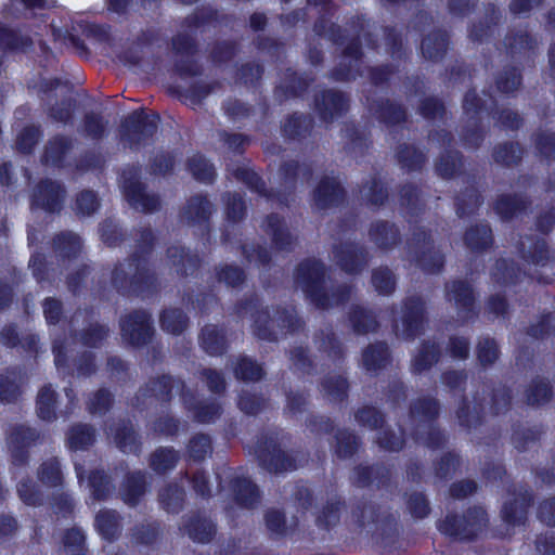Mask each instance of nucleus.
I'll return each mask as SVG.
<instances>
[{
  "instance_id": "f257e3e1",
  "label": "nucleus",
  "mask_w": 555,
  "mask_h": 555,
  "mask_svg": "<svg viewBox=\"0 0 555 555\" xmlns=\"http://www.w3.org/2000/svg\"><path fill=\"white\" fill-rule=\"evenodd\" d=\"M325 267L315 259H307L300 262L295 272V283L311 302L323 310L337 307L350 299L352 287L339 285L328 292L325 286Z\"/></svg>"
},
{
  "instance_id": "f03ea898",
  "label": "nucleus",
  "mask_w": 555,
  "mask_h": 555,
  "mask_svg": "<svg viewBox=\"0 0 555 555\" xmlns=\"http://www.w3.org/2000/svg\"><path fill=\"white\" fill-rule=\"evenodd\" d=\"M439 412L438 403L433 398L415 400L410 408V422L417 440L428 447L438 448L444 442V436L433 426Z\"/></svg>"
},
{
  "instance_id": "7ed1b4c3",
  "label": "nucleus",
  "mask_w": 555,
  "mask_h": 555,
  "mask_svg": "<svg viewBox=\"0 0 555 555\" xmlns=\"http://www.w3.org/2000/svg\"><path fill=\"white\" fill-rule=\"evenodd\" d=\"M251 317L254 319V334L260 339L275 340L283 328L287 327L295 332L302 326L293 309L281 311L275 307H267L256 310Z\"/></svg>"
},
{
  "instance_id": "20e7f679",
  "label": "nucleus",
  "mask_w": 555,
  "mask_h": 555,
  "mask_svg": "<svg viewBox=\"0 0 555 555\" xmlns=\"http://www.w3.org/2000/svg\"><path fill=\"white\" fill-rule=\"evenodd\" d=\"M281 172L284 176L283 189L276 193L268 192L261 178L248 168H237L234 171V176L237 180L245 183L250 190L266 197L278 196L279 201L284 204L286 203L284 193L294 190L297 176L301 173L302 176L310 177L311 172L308 167L300 166L297 162L285 163L281 168Z\"/></svg>"
},
{
  "instance_id": "39448f33",
  "label": "nucleus",
  "mask_w": 555,
  "mask_h": 555,
  "mask_svg": "<svg viewBox=\"0 0 555 555\" xmlns=\"http://www.w3.org/2000/svg\"><path fill=\"white\" fill-rule=\"evenodd\" d=\"M112 284L119 291L145 292L154 286L155 276L145 260L134 256L131 260L115 267L112 272Z\"/></svg>"
},
{
  "instance_id": "423d86ee",
  "label": "nucleus",
  "mask_w": 555,
  "mask_h": 555,
  "mask_svg": "<svg viewBox=\"0 0 555 555\" xmlns=\"http://www.w3.org/2000/svg\"><path fill=\"white\" fill-rule=\"evenodd\" d=\"M425 321V301L417 295L409 296L393 319V333L398 338L413 339L423 332Z\"/></svg>"
},
{
  "instance_id": "0eeeda50",
  "label": "nucleus",
  "mask_w": 555,
  "mask_h": 555,
  "mask_svg": "<svg viewBox=\"0 0 555 555\" xmlns=\"http://www.w3.org/2000/svg\"><path fill=\"white\" fill-rule=\"evenodd\" d=\"M408 260L427 272H438L444 262L443 255L436 249L429 235L424 230H417L408 242Z\"/></svg>"
},
{
  "instance_id": "6e6552de",
  "label": "nucleus",
  "mask_w": 555,
  "mask_h": 555,
  "mask_svg": "<svg viewBox=\"0 0 555 555\" xmlns=\"http://www.w3.org/2000/svg\"><path fill=\"white\" fill-rule=\"evenodd\" d=\"M158 116L133 112L121 125V141L130 149L145 145L158 129Z\"/></svg>"
},
{
  "instance_id": "1a4fd4ad",
  "label": "nucleus",
  "mask_w": 555,
  "mask_h": 555,
  "mask_svg": "<svg viewBox=\"0 0 555 555\" xmlns=\"http://www.w3.org/2000/svg\"><path fill=\"white\" fill-rule=\"evenodd\" d=\"M487 522L486 511L481 507H474L462 516H447L439 528L444 534L464 540L477 535L486 527Z\"/></svg>"
},
{
  "instance_id": "9d476101",
  "label": "nucleus",
  "mask_w": 555,
  "mask_h": 555,
  "mask_svg": "<svg viewBox=\"0 0 555 555\" xmlns=\"http://www.w3.org/2000/svg\"><path fill=\"white\" fill-rule=\"evenodd\" d=\"M122 189L129 205L143 212H153L160 208V198L146 191L139 181V170L128 168L122 172Z\"/></svg>"
},
{
  "instance_id": "9b49d317",
  "label": "nucleus",
  "mask_w": 555,
  "mask_h": 555,
  "mask_svg": "<svg viewBox=\"0 0 555 555\" xmlns=\"http://www.w3.org/2000/svg\"><path fill=\"white\" fill-rule=\"evenodd\" d=\"M7 444L12 463L23 466L28 461V449L40 440V433L26 424H11L7 429Z\"/></svg>"
},
{
  "instance_id": "f8f14e48",
  "label": "nucleus",
  "mask_w": 555,
  "mask_h": 555,
  "mask_svg": "<svg viewBox=\"0 0 555 555\" xmlns=\"http://www.w3.org/2000/svg\"><path fill=\"white\" fill-rule=\"evenodd\" d=\"M122 339L132 346H143L151 341L154 328L151 315L143 311H132L120 319Z\"/></svg>"
},
{
  "instance_id": "ddd939ff",
  "label": "nucleus",
  "mask_w": 555,
  "mask_h": 555,
  "mask_svg": "<svg viewBox=\"0 0 555 555\" xmlns=\"http://www.w3.org/2000/svg\"><path fill=\"white\" fill-rule=\"evenodd\" d=\"M333 260L346 273L358 274L369 262V251L354 242H341L333 247Z\"/></svg>"
},
{
  "instance_id": "4468645a",
  "label": "nucleus",
  "mask_w": 555,
  "mask_h": 555,
  "mask_svg": "<svg viewBox=\"0 0 555 555\" xmlns=\"http://www.w3.org/2000/svg\"><path fill=\"white\" fill-rule=\"evenodd\" d=\"M260 465L270 473H282L296 468L294 457L285 453L274 438L267 439L257 450Z\"/></svg>"
},
{
  "instance_id": "2eb2a0df",
  "label": "nucleus",
  "mask_w": 555,
  "mask_h": 555,
  "mask_svg": "<svg viewBox=\"0 0 555 555\" xmlns=\"http://www.w3.org/2000/svg\"><path fill=\"white\" fill-rule=\"evenodd\" d=\"M446 298L457 310V317L466 322L475 315V295L472 287L464 281H452L446 284Z\"/></svg>"
},
{
  "instance_id": "dca6fc26",
  "label": "nucleus",
  "mask_w": 555,
  "mask_h": 555,
  "mask_svg": "<svg viewBox=\"0 0 555 555\" xmlns=\"http://www.w3.org/2000/svg\"><path fill=\"white\" fill-rule=\"evenodd\" d=\"M345 199V191L334 177H322L312 191V205L318 210L338 206Z\"/></svg>"
},
{
  "instance_id": "f3484780",
  "label": "nucleus",
  "mask_w": 555,
  "mask_h": 555,
  "mask_svg": "<svg viewBox=\"0 0 555 555\" xmlns=\"http://www.w3.org/2000/svg\"><path fill=\"white\" fill-rule=\"evenodd\" d=\"M261 227L278 249L289 250L295 246L296 237L289 231L286 222L278 215H269Z\"/></svg>"
},
{
  "instance_id": "a211bd4d",
  "label": "nucleus",
  "mask_w": 555,
  "mask_h": 555,
  "mask_svg": "<svg viewBox=\"0 0 555 555\" xmlns=\"http://www.w3.org/2000/svg\"><path fill=\"white\" fill-rule=\"evenodd\" d=\"M64 197L62 186L50 180L42 181L33 195V206L54 212L61 209Z\"/></svg>"
},
{
  "instance_id": "6ab92c4d",
  "label": "nucleus",
  "mask_w": 555,
  "mask_h": 555,
  "mask_svg": "<svg viewBox=\"0 0 555 555\" xmlns=\"http://www.w3.org/2000/svg\"><path fill=\"white\" fill-rule=\"evenodd\" d=\"M57 88L61 89V94L65 98L60 104L50 108V117L55 121L66 122L70 119L75 108V101L66 96L72 90L68 82L61 81L60 79L43 80L41 82V89L46 93L52 92Z\"/></svg>"
},
{
  "instance_id": "aec40b11",
  "label": "nucleus",
  "mask_w": 555,
  "mask_h": 555,
  "mask_svg": "<svg viewBox=\"0 0 555 555\" xmlns=\"http://www.w3.org/2000/svg\"><path fill=\"white\" fill-rule=\"evenodd\" d=\"M199 260L196 255H192L182 246L172 245L166 251V266L177 276H188L194 274Z\"/></svg>"
},
{
  "instance_id": "412c9836",
  "label": "nucleus",
  "mask_w": 555,
  "mask_h": 555,
  "mask_svg": "<svg viewBox=\"0 0 555 555\" xmlns=\"http://www.w3.org/2000/svg\"><path fill=\"white\" fill-rule=\"evenodd\" d=\"M370 241L380 250L389 251L401 241L398 228L389 221H375L369 229Z\"/></svg>"
},
{
  "instance_id": "4be33fe9",
  "label": "nucleus",
  "mask_w": 555,
  "mask_h": 555,
  "mask_svg": "<svg viewBox=\"0 0 555 555\" xmlns=\"http://www.w3.org/2000/svg\"><path fill=\"white\" fill-rule=\"evenodd\" d=\"M531 496L527 490L519 488L511 494L503 506L502 517L509 525H520L527 516V508L530 505Z\"/></svg>"
},
{
  "instance_id": "5701e85b",
  "label": "nucleus",
  "mask_w": 555,
  "mask_h": 555,
  "mask_svg": "<svg viewBox=\"0 0 555 555\" xmlns=\"http://www.w3.org/2000/svg\"><path fill=\"white\" fill-rule=\"evenodd\" d=\"M315 106L322 120L332 121L347 109V100L338 91H323L315 99Z\"/></svg>"
},
{
  "instance_id": "b1692460",
  "label": "nucleus",
  "mask_w": 555,
  "mask_h": 555,
  "mask_svg": "<svg viewBox=\"0 0 555 555\" xmlns=\"http://www.w3.org/2000/svg\"><path fill=\"white\" fill-rule=\"evenodd\" d=\"M519 251L526 262L535 267L544 268L552 260V255L542 238L521 237L519 241Z\"/></svg>"
},
{
  "instance_id": "393cba45",
  "label": "nucleus",
  "mask_w": 555,
  "mask_h": 555,
  "mask_svg": "<svg viewBox=\"0 0 555 555\" xmlns=\"http://www.w3.org/2000/svg\"><path fill=\"white\" fill-rule=\"evenodd\" d=\"M215 211L214 205L205 196H192L181 211V220L188 224L206 222Z\"/></svg>"
},
{
  "instance_id": "a878e982",
  "label": "nucleus",
  "mask_w": 555,
  "mask_h": 555,
  "mask_svg": "<svg viewBox=\"0 0 555 555\" xmlns=\"http://www.w3.org/2000/svg\"><path fill=\"white\" fill-rule=\"evenodd\" d=\"M360 56L359 43L353 40L344 50L343 61L333 72L334 78L341 81L354 79L359 73Z\"/></svg>"
},
{
  "instance_id": "bb28decb",
  "label": "nucleus",
  "mask_w": 555,
  "mask_h": 555,
  "mask_svg": "<svg viewBox=\"0 0 555 555\" xmlns=\"http://www.w3.org/2000/svg\"><path fill=\"white\" fill-rule=\"evenodd\" d=\"M183 531L195 542H209L216 533L214 522L206 516L193 514L184 520Z\"/></svg>"
},
{
  "instance_id": "cd10ccee",
  "label": "nucleus",
  "mask_w": 555,
  "mask_h": 555,
  "mask_svg": "<svg viewBox=\"0 0 555 555\" xmlns=\"http://www.w3.org/2000/svg\"><path fill=\"white\" fill-rule=\"evenodd\" d=\"M348 321L352 331L359 335L375 333L379 327L376 314L362 306H352L350 308Z\"/></svg>"
},
{
  "instance_id": "c85d7f7f",
  "label": "nucleus",
  "mask_w": 555,
  "mask_h": 555,
  "mask_svg": "<svg viewBox=\"0 0 555 555\" xmlns=\"http://www.w3.org/2000/svg\"><path fill=\"white\" fill-rule=\"evenodd\" d=\"M486 398L477 392L472 400L465 399L456 414L461 426L472 428L481 423Z\"/></svg>"
},
{
  "instance_id": "c756f323",
  "label": "nucleus",
  "mask_w": 555,
  "mask_h": 555,
  "mask_svg": "<svg viewBox=\"0 0 555 555\" xmlns=\"http://www.w3.org/2000/svg\"><path fill=\"white\" fill-rule=\"evenodd\" d=\"M146 492L145 474L141 472L130 473L126 476L124 483L120 488V495L122 501L129 505L134 506L139 503L140 499Z\"/></svg>"
},
{
  "instance_id": "7c9ffc66",
  "label": "nucleus",
  "mask_w": 555,
  "mask_h": 555,
  "mask_svg": "<svg viewBox=\"0 0 555 555\" xmlns=\"http://www.w3.org/2000/svg\"><path fill=\"white\" fill-rule=\"evenodd\" d=\"M114 442L124 453H137L140 446L137 441L133 426L130 422L120 421L109 427Z\"/></svg>"
},
{
  "instance_id": "2f4dec72",
  "label": "nucleus",
  "mask_w": 555,
  "mask_h": 555,
  "mask_svg": "<svg viewBox=\"0 0 555 555\" xmlns=\"http://www.w3.org/2000/svg\"><path fill=\"white\" fill-rule=\"evenodd\" d=\"M173 388V380L170 376H163L150 382L141 388L135 397L137 404L145 403V399L166 401L169 399Z\"/></svg>"
},
{
  "instance_id": "473e14b6",
  "label": "nucleus",
  "mask_w": 555,
  "mask_h": 555,
  "mask_svg": "<svg viewBox=\"0 0 555 555\" xmlns=\"http://www.w3.org/2000/svg\"><path fill=\"white\" fill-rule=\"evenodd\" d=\"M25 374L20 369L8 370L0 374V402H13L21 395V385Z\"/></svg>"
},
{
  "instance_id": "72a5a7b5",
  "label": "nucleus",
  "mask_w": 555,
  "mask_h": 555,
  "mask_svg": "<svg viewBox=\"0 0 555 555\" xmlns=\"http://www.w3.org/2000/svg\"><path fill=\"white\" fill-rule=\"evenodd\" d=\"M493 242L491 229L488 224H476L466 230L464 243L474 253L488 249Z\"/></svg>"
},
{
  "instance_id": "f704fd0d",
  "label": "nucleus",
  "mask_w": 555,
  "mask_h": 555,
  "mask_svg": "<svg viewBox=\"0 0 555 555\" xmlns=\"http://www.w3.org/2000/svg\"><path fill=\"white\" fill-rule=\"evenodd\" d=\"M94 526L105 540H115L120 534V517L115 511H100L95 515Z\"/></svg>"
},
{
  "instance_id": "c9c22d12",
  "label": "nucleus",
  "mask_w": 555,
  "mask_h": 555,
  "mask_svg": "<svg viewBox=\"0 0 555 555\" xmlns=\"http://www.w3.org/2000/svg\"><path fill=\"white\" fill-rule=\"evenodd\" d=\"M232 489L236 502L244 507L251 508L260 502L258 488L247 478L234 479Z\"/></svg>"
},
{
  "instance_id": "e433bc0d",
  "label": "nucleus",
  "mask_w": 555,
  "mask_h": 555,
  "mask_svg": "<svg viewBox=\"0 0 555 555\" xmlns=\"http://www.w3.org/2000/svg\"><path fill=\"white\" fill-rule=\"evenodd\" d=\"M388 361L389 352L384 343L372 344L362 353V364L367 372H376L385 367Z\"/></svg>"
},
{
  "instance_id": "4c0bfd02",
  "label": "nucleus",
  "mask_w": 555,
  "mask_h": 555,
  "mask_svg": "<svg viewBox=\"0 0 555 555\" xmlns=\"http://www.w3.org/2000/svg\"><path fill=\"white\" fill-rule=\"evenodd\" d=\"M57 393L51 384L41 387L37 395V414L43 421L55 418Z\"/></svg>"
},
{
  "instance_id": "58836bf2",
  "label": "nucleus",
  "mask_w": 555,
  "mask_h": 555,
  "mask_svg": "<svg viewBox=\"0 0 555 555\" xmlns=\"http://www.w3.org/2000/svg\"><path fill=\"white\" fill-rule=\"evenodd\" d=\"M440 350L435 343L424 341L412 361L414 373H422L437 363Z\"/></svg>"
},
{
  "instance_id": "ea45409f",
  "label": "nucleus",
  "mask_w": 555,
  "mask_h": 555,
  "mask_svg": "<svg viewBox=\"0 0 555 555\" xmlns=\"http://www.w3.org/2000/svg\"><path fill=\"white\" fill-rule=\"evenodd\" d=\"M159 502L168 513H179L183 507L184 490L177 483H170L160 489Z\"/></svg>"
},
{
  "instance_id": "a19ab883",
  "label": "nucleus",
  "mask_w": 555,
  "mask_h": 555,
  "mask_svg": "<svg viewBox=\"0 0 555 555\" xmlns=\"http://www.w3.org/2000/svg\"><path fill=\"white\" fill-rule=\"evenodd\" d=\"M527 207V199L518 195H502L495 203V211L505 220L517 216Z\"/></svg>"
},
{
  "instance_id": "79ce46f5",
  "label": "nucleus",
  "mask_w": 555,
  "mask_h": 555,
  "mask_svg": "<svg viewBox=\"0 0 555 555\" xmlns=\"http://www.w3.org/2000/svg\"><path fill=\"white\" fill-rule=\"evenodd\" d=\"M321 389L330 401H341L347 396L348 383L339 374H328L322 380Z\"/></svg>"
},
{
  "instance_id": "37998d69",
  "label": "nucleus",
  "mask_w": 555,
  "mask_h": 555,
  "mask_svg": "<svg viewBox=\"0 0 555 555\" xmlns=\"http://www.w3.org/2000/svg\"><path fill=\"white\" fill-rule=\"evenodd\" d=\"M179 461V454L172 448H158L150 456V467L158 474L172 469Z\"/></svg>"
},
{
  "instance_id": "c03bdc74",
  "label": "nucleus",
  "mask_w": 555,
  "mask_h": 555,
  "mask_svg": "<svg viewBox=\"0 0 555 555\" xmlns=\"http://www.w3.org/2000/svg\"><path fill=\"white\" fill-rule=\"evenodd\" d=\"M95 439L94 429L86 424H77L70 427L67 441L70 449L78 450L91 446Z\"/></svg>"
},
{
  "instance_id": "a18cd8bd",
  "label": "nucleus",
  "mask_w": 555,
  "mask_h": 555,
  "mask_svg": "<svg viewBox=\"0 0 555 555\" xmlns=\"http://www.w3.org/2000/svg\"><path fill=\"white\" fill-rule=\"evenodd\" d=\"M448 42L446 34L437 31L428 35L422 42V53L426 59L439 60L447 51Z\"/></svg>"
},
{
  "instance_id": "49530a36",
  "label": "nucleus",
  "mask_w": 555,
  "mask_h": 555,
  "mask_svg": "<svg viewBox=\"0 0 555 555\" xmlns=\"http://www.w3.org/2000/svg\"><path fill=\"white\" fill-rule=\"evenodd\" d=\"M201 340L203 348L209 354H220L225 349V337L215 325L205 326Z\"/></svg>"
},
{
  "instance_id": "de8ad7c7",
  "label": "nucleus",
  "mask_w": 555,
  "mask_h": 555,
  "mask_svg": "<svg viewBox=\"0 0 555 555\" xmlns=\"http://www.w3.org/2000/svg\"><path fill=\"white\" fill-rule=\"evenodd\" d=\"M397 532L396 519L385 513L379 521L372 527V530L369 531V533H372L384 545L391 544L395 541Z\"/></svg>"
},
{
  "instance_id": "09e8293b",
  "label": "nucleus",
  "mask_w": 555,
  "mask_h": 555,
  "mask_svg": "<svg viewBox=\"0 0 555 555\" xmlns=\"http://www.w3.org/2000/svg\"><path fill=\"white\" fill-rule=\"evenodd\" d=\"M160 326L165 332L178 335L186 328L188 318L178 308L167 309L160 314Z\"/></svg>"
},
{
  "instance_id": "8fccbe9b",
  "label": "nucleus",
  "mask_w": 555,
  "mask_h": 555,
  "mask_svg": "<svg viewBox=\"0 0 555 555\" xmlns=\"http://www.w3.org/2000/svg\"><path fill=\"white\" fill-rule=\"evenodd\" d=\"M371 111L382 121L390 125L399 124L405 118V112L389 101L372 104Z\"/></svg>"
},
{
  "instance_id": "3c124183",
  "label": "nucleus",
  "mask_w": 555,
  "mask_h": 555,
  "mask_svg": "<svg viewBox=\"0 0 555 555\" xmlns=\"http://www.w3.org/2000/svg\"><path fill=\"white\" fill-rule=\"evenodd\" d=\"M372 284L380 295H390L395 292L397 279L387 267H379L372 272Z\"/></svg>"
},
{
  "instance_id": "603ef678",
  "label": "nucleus",
  "mask_w": 555,
  "mask_h": 555,
  "mask_svg": "<svg viewBox=\"0 0 555 555\" xmlns=\"http://www.w3.org/2000/svg\"><path fill=\"white\" fill-rule=\"evenodd\" d=\"M38 479L49 487H57L63 482L61 465L57 459L44 461L38 468Z\"/></svg>"
},
{
  "instance_id": "864d4df0",
  "label": "nucleus",
  "mask_w": 555,
  "mask_h": 555,
  "mask_svg": "<svg viewBox=\"0 0 555 555\" xmlns=\"http://www.w3.org/2000/svg\"><path fill=\"white\" fill-rule=\"evenodd\" d=\"M526 401L530 405H541L552 398V389L544 379H533L526 389Z\"/></svg>"
},
{
  "instance_id": "5fc2aeb1",
  "label": "nucleus",
  "mask_w": 555,
  "mask_h": 555,
  "mask_svg": "<svg viewBox=\"0 0 555 555\" xmlns=\"http://www.w3.org/2000/svg\"><path fill=\"white\" fill-rule=\"evenodd\" d=\"M89 483L91 495L96 501L106 500L115 489L109 477L101 470H95L90 475Z\"/></svg>"
},
{
  "instance_id": "6e6d98bb",
  "label": "nucleus",
  "mask_w": 555,
  "mask_h": 555,
  "mask_svg": "<svg viewBox=\"0 0 555 555\" xmlns=\"http://www.w3.org/2000/svg\"><path fill=\"white\" fill-rule=\"evenodd\" d=\"M360 194L362 201L376 208L382 206L388 197L386 189L376 179H372L370 182L365 183L361 188Z\"/></svg>"
},
{
  "instance_id": "4d7b16f0",
  "label": "nucleus",
  "mask_w": 555,
  "mask_h": 555,
  "mask_svg": "<svg viewBox=\"0 0 555 555\" xmlns=\"http://www.w3.org/2000/svg\"><path fill=\"white\" fill-rule=\"evenodd\" d=\"M72 142L64 137H54L51 139L44 151V160L52 165H59L65 154L69 151Z\"/></svg>"
},
{
  "instance_id": "13d9d810",
  "label": "nucleus",
  "mask_w": 555,
  "mask_h": 555,
  "mask_svg": "<svg viewBox=\"0 0 555 555\" xmlns=\"http://www.w3.org/2000/svg\"><path fill=\"white\" fill-rule=\"evenodd\" d=\"M53 247L60 256L70 257L80 250L81 244L76 234L72 232H64L54 237Z\"/></svg>"
},
{
  "instance_id": "bf43d9fd",
  "label": "nucleus",
  "mask_w": 555,
  "mask_h": 555,
  "mask_svg": "<svg viewBox=\"0 0 555 555\" xmlns=\"http://www.w3.org/2000/svg\"><path fill=\"white\" fill-rule=\"evenodd\" d=\"M236 378L245 382H257L261 379L263 370L260 364L246 357L237 360L234 366Z\"/></svg>"
},
{
  "instance_id": "052dcab7",
  "label": "nucleus",
  "mask_w": 555,
  "mask_h": 555,
  "mask_svg": "<svg viewBox=\"0 0 555 555\" xmlns=\"http://www.w3.org/2000/svg\"><path fill=\"white\" fill-rule=\"evenodd\" d=\"M189 170L193 177L202 182H211L215 178V169L209 162L201 155H194L189 159Z\"/></svg>"
},
{
  "instance_id": "680f3d73",
  "label": "nucleus",
  "mask_w": 555,
  "mask_h": 555,
  "mask_svg": "<svg viewBox=\"0 0 555 555\" xmlns=\"http://www.w3.org/2000/svg\"><path fill=\"white\" fill-rule=\"evenodd\" d=\"M522 155V151L516 143L500 144L494 149L493 158L496 163L512 166L517 164Z\"/></svg>"
},
{
  "instance_id": "e2e57ef3",
  "label": "nucleus",
  "mask_w": 555,
  "mask_h": 555,
  "mask_svg": "<svg viewBox=\"0 0 555 555\" xmlns=\"http://www.w3.org/2000/svg\"><path fill=\"white\" fill-rule=\"evenodd\" d=\"M315 343L319 349L326 352L331 358L336 359L343 356V348L337 341L332 328L321 331V333L315 336Z\"/></svg>"
},
{
  "instance_id": "0e129e2a",
  "label": "nucleus",
  "mask_w": 555,
  "mask_h": 555,
  "mask_svg": "<svg viewBox=\"0 0 555 555\" xmlns=\"http://www.w3.org/2000/svg\"><path fill=\"white\" fill-rule=\"evenodd\" d=\"M311 128V119L307 116H293L283 126V133L292 139L305 137Z\"/></svg>"
},
{
  "instance_id": "69168bd1",
  "label": "nucleus",
  "mask_w": 555,
  "mask_h": 555,
  "mask_svg": "<svg viewBox=\"0 0 555 555\" xmlns=\"http://www.w3.org/2000/svg\"><path fill=\"white\" fill-rule=\"evenodd\" d=\"M190 456L195 461H202L212 451L211 440L209 436L197 434L190 440L188 444Z\"/></svg>"
},
{
  "instance_id": "338daca9",
  "label": "nucleus",
  "mask_w": 555,
  "mask_h": 555,
  "mask_svg": "<svg viewBox=\"0 0 555 555\" xmlns=\"http://www.w3.org/2000/svg\"><path fill=\"white\" fill-rule=\"evenodd\" d=\"M461 168V159L456 152L447 151L442 154L437 164L436 171L442 178L452 177Z\"/></svg>"
},
{
  "instance_id": "774afa93",
  "label": "nucleus",
  "mask_w": 555,
  "mask_h": 555,
  "mask_svg": "<svg viewBox=\"0 0 555 555\" xmlns=\"http://www.w3.org/2000/svg\"><path fill=\"white\" fill-rule=\"evenodd\" d=\"M535 149L545 159H555V132L542 130L535 134Z\"/></svg>"
}]
</instances>
